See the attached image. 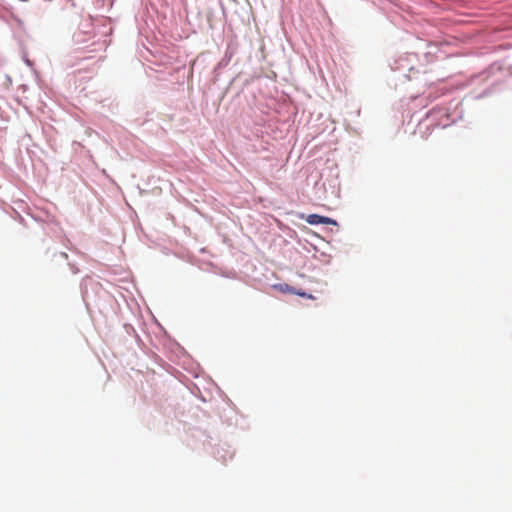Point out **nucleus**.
Returning a JSON list of instances; mask_svg holds the SVG:
<instances>
[{
  "label": "nucleus",
  "instance_id": "nucleus-1",
  "mask_svg": "<svg viewBox=\"0 0 512 512\" xmlns=\"http://www.w3.org/2000/svg\"><path fill=\"white\" fill-rule=\"evenodd\" d=\"M306 221L310 225H317V224H329V225H337V222L329 217L321 216L318 214H310L306 218Z\"/></svg>",
  "mask_w": 512,
  "mask_h": 512
},
{
  "label": "nucleus",
  "instance_id": "nucleus-2",
  "mask_svg": "<svg viewBox=\"0 0 512 512\" xmlns=\"http://www.w3.org/2000/svg\"><path fill=\"white\" fill-rule=\"evenodd\" d=\"M275 288L278 289L282 293L296 294V292H297L296 289L289 286L288 284H278V285H275Z\"/></svg>",
  "mask_w": 512,
  "mask_h": 512
},
{
  "label": "nucleus",
  "instance_id": "nucleus-3",
  "mask_svg": "<svg viewBox=\"0 0 512 512\" xmlns=\"http://www.w3.org/2000/svg\"><path fill=\"white\" fill-rule=\"evenodd\" d=\"M296 295L303 297V298L312 299V300L315 299V297L312 294H308L306 292L299 291V290H297Z\"/></svg>",
  "mask_w": 512,
  "mask_h": 512
}]
</instances>
